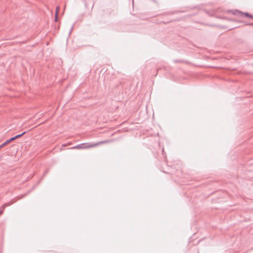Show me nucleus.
Wrapping results in <instances>:
<instances>
[{"label": "nucleus", "mask_w": 253, "mask_h": 253, "mask_svg": "<svg viewBox=\"0 0 253 253\" xmlns=\"http://www.w3.org/2000/svg\"><path fill=\"white\" fill-rule=\"evenodd\" d=\"M15 139H16V138H15V136H14V137H13L11 138L10 139H9V140H10V142H11V141H13V140H15Z\"/></svg>", "instance_id": "8"}, {"label": "nucleus", "mask_w": 253, "mask_h": 253, "mask_svg": "<svg viewBox=\"0 0 253 253\" xmlns=\"http://www.w3.org/2000/svg\"><path fill=\"white\" fill-rule=\"evenodd\" d=\"M5 145H6V143L4 142V143H2L1 145H0V148H1L2 147H3Z\"/></svg>", "instance_id": "7"}, {"label": "nucleus", "mask_w": 253, "mask_h": 253, "mask_svg": "<svg viewBox=\"0 0 253 253\" xmlns=\"http://www.w3.org/2000/svg\"><path fill=\"white\" fill-rule=\"evenodd\" d=\"M108 142V141H99L98 142L95 143H82L81 144H79L77 146H74L72 148L73 149H88L90 148L95 147L100 145L105 144Z\"/></svg>", "instance_id": "1"}, {"label": "nucleus", "mask_w": 253, "mask_h": 253, "mask_svg": "<svg viewBox=\"0 0 253 253\" xmlns=\"http://www.w3.org/2000/svg\"><path fill=\"white\" fill-rule=\"evenodd\" d=\"M24 133H25V132H23L21 134H20L16 135L15 136V137L16 139L20 137L21 136H22Z\"/></svg>", "instance_id": "5"}, {"label": "nucleus", "mask_w": 253, "mask_h": 253, "mask_svg": "<svg viewBox=\"0 0 253 253\" xmlns=\"http://www.w3.org/2000/svg\"><path fill=\"white\" fill-rule=\"evenodd\" d=\"M59 10V7L57 6L56 8V13H55V21H57L58 14Z\"/></svg>", "instance_id": "2"}, {"label": "nucleus", "mask_w": 253, "mask_h": 253, "mask_svg": "<svg viewBox=\"0 0 253 253\" xmlns=\"http://www.w3.org/2000/svg\"><path fill=\"white\" fill-rule=\"evenodd\" d=\"M24 133H25V132H23L21 134H20L16 135L15 136V137L16 139L20 137L21 136H22Z\"/></svg>", "instance_id": "6"}, {"label": "nucleus", "mask_w": 253, "mask_h": 253, "mask_svg": "<svg viewBox=\"0 0 253 253\" xmlns=\"http://www.w3.org/2000/svg\"><path fill=\"white\" fill-rule=\"evenodd\" d=\"M10 204H4L1 208H0V214H2L3 211H4L5 208L6 207V206H9Z\"/></svg>", "instance_id": "3"}, {"label": "nucleus", "mask_w": 253, "mask_h": 253, "mask_svg": "<svg viewBox=\"0 0 253 253\" xmlns=\"http://www.w3.org/2000/svg\"><path fill=\"white\" fill-rule=\"evenodd\" d=\"M238 13L239 14H240L241 15H245L246 16H247L248 17H250V18H253V16L252 15L249 14L248 13H243L241 12L240 11H239Z\"/></svg>", "instance_id": "4"}, {"label": "nucleus", "mask_w": 253, "mask_h": 253, "mask_svg": "<svg viewBox=\"0 0 253 253\" xmlns=\"http://www.w3.org/2000/svg\"><path fill=\"white\" fill-rule=\"evenodd\" d=\"M9 142H10V141L9 140V139L7 140L6 142H5V143H6V144Z\"/></svg>", "instance_id": "9"}]
</instances>
